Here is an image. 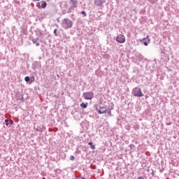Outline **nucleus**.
<instances>
[{"instance_id":"obj_22","label":"nucleus","mask_w":179,"mask_h":179,"mask_svg":"<svg viewBox=\"0 0 179 179\" xmlns=\"http://www.w3.org/2000/svg\"><path fill=\"white\" fill-rule=\"evenodd\" d=\"M134 129H139V126H138V124H135V125L134 126Z\"/></svg>"},{"instance_id":"obj_15","label":"nucleus","mask_w":179,"mask_h":179,"mask_svg":"<svg viewBox=\"0 0 179 179\" xmlns=\"http://www.w3.org/2000/svg\"><path fill=\"white\" fill-rule=\"evenodd\" d=\"M41 8H42V9H45V8H47V2H43L41 5Z\"/></svg>"},{"instance_id":"obj_1","label":"nucleus","mask_w":179,"mask_h":179,"mask_svg":"<svg viewBox=\"0 0 179 179\" xmlns=\"http://www.w3.org/2000/svg\"><path fill=\"white\" fill-rule=\"evenodd\" d=\"M62 27L65 30H68V29H72V26H73V22L69 20V18H64L62 20Z\"/></svg>"},{"instance_id":"obj_8","label":"nucleus","mask_w":179,"mask_h":179,"mask_svg":"<svg viewBox=\"0 0 179 179\" xmlns=\"http://www.w3.org/2000/svg\"><path fill=\"white\" fill-rule=\"evenodd\" d=\"M17 100H20L21 101H24V98L23 97V94L17 92L16 94Z\"/></svg>"},{"instance_id":"obj_2","label":"nucleus","mask_w":179,"mask_h":179,"mask_svg":"<svg viewBox=\"0 0 179 179\" xmlns=\"http://www.w3.org/2000/svg\"><path fill=\"white\" fill-rule=\"evenodd\" d=\"M132 94L135 97H142L144 96L143 94L142 93V90H141V88H138V87H135L134 89H133Z\"/></svg>"},{"instance_id":"obj_9","label":"nucleus","mask_w":179,"mask_h":179,"mask_svg":"<svg viewBox=\"0 0 179 179\" xmlns=\"http://www.w3.org/2000/svg\"><path fill=\"white\" fill-rule=\"evenodd\" d=\"M70 1V3H71V8H76L78 6V0H69Z\"/></svg>"},{"instance_id":"obj_28","label":"nucleus","mask_w":179,"mask_h":179,"mask_svg":"<svg viewBox=\"0 0 179 179\" xmlns=\"http://www.w3.org/2000/svg\"><path fill=\"white\" fill-rule=\"evenodd\" d=\"M140 59H143V56H142V55H140Z\"/></svg>"},{"instance_id":"obj_17","label":"nucleus","mask_w":179,"mask_h":179,"mask_svg":"<svg viewBox=\"0 0 179 179\" xmlns=\"http://www.w3.org/2000/svg\"><path fill=\"white\" fill-rule=\"evenodd\" d=\"M24 80H25V82H27V83L30 82V77L26 76L24 78Z\"/></svg>"},{"instance_id":"obj_16","label":"nucleus","mask_w":179,"mask_h":179,"mask_svg":"<svg viewBox=\"0 0 179 179\" xmlns=\"http://www.w3.org/2000/svg\"><path fill=\"white\" fill-rule=\"evenodd\" d=\"M80 107H83V108H87V103H85L84 102H83L80 104Z\"/></svg>"},{"instance_id":"obj_20","label":"nucleus","mask_w":179,"mask_h":179,"mask_svg":"<svg viewBox=\"0 0 179 179\" xmlns=\"http://www.w3.org/2000/svg\"><path fill=\"white\" fill-rule=\"evenodd\" d=\"M107 114L108 115H111V109H108V110H107Z\"/></svg>"},{"instance_id":"obj_21","label":"nucleus","mask_w":179,"mask_h":179,"mask_svg":"<svg viewBox=\"0 0 179 179\" xmlns=\"http://www.w3.org/2000/svg\"><path fill=\"white\" fill-rule=\"evenodd\" d=\"M150 3H156L157 2V0H150Z\"/></svg>"},{"instance_id":"obj_30","label":"nucleus","mask_w":179,"mask_h":179,"mask_svg":"<svg viewBox=\"0 0 179 179\" xmlns=\"http://www.w3.org/2000/svg\"><path fill=\"white\" fill-rule=\"evenodd\" d=\"M81 179H86V178L83 177V178H81Z\"/></svg>"},{"instance_id":"obj_24","label":"nucleus","mask_w":179,"mask_h":179,"mask_svg":"<svg viewBox=\"0 0 179 179\" xmlns=\"http://www.w3.org/2000/svg\"><path fill=\"white\" fill-rule=\"evenodd\" d=\"M70 160H71V161L75 160V156L71 155V157H70Z\"/></svg>"},{"instance_id":"obj_18","label":"nucleus","mask_w":179,"mask_h":179,"mask_svg":"<svg viewBox=\"0 0 179 179\" xmlns=\"http://www.w3.org/2000/svg\"><path fill=\"white\" fill-rule=\"evenodd\" d=\"M81 15H83L84 17L87 16V14L86 12L84 11V10L81 11Z\"/></svg>"},{"instance_id":"obj_12","label":"nucleus","mask_w":179,"mask_h":179,"mask_svg":"<svg viewBox=\"0 0 179 179\" xmlns=\"http://www.w3.org/2000/svg\"><path fill=\"white\" fill-rule=\"evenodd\" d=\"M5 122H6V127H8L9 128L10 127V125H12L13 124V120H9L8 119H6Z\"/></svg>"},{"instance_id":"obj_19","label":"nucleus","mask_w":179,"mask_h":179,"mask_svg":"<svg viewBox=\"0 0 179 179\" xmlns=\"http://www.w3.org/2000/svg\"><path fill=\"white\" fill-rule=\"evenodd\" d=\"M57 31H58V29H55L54 30V34H55V36H56V37L58 36V34H57Z\"/></svg>"},{"instance_id":"obj_23","label":"nucleus","mask_w":179,"mask_h":179,"mask_svg":"<svg viewBox=\"0 0 179 179\" xmlns=\"http://www.w3.org/2000/svg\"><path fill=\"white\" fill-rule=\"evenodd\" d=\"M129 147L130 148V149H134V148H135V145L134 144H130Z\"/></svg>"},{"instance_id":"obj_10","label":"nucleus","mask_w":179,"mask_h":179,"mask_svg":"<svg viewBox=\"0 0 179 179\" xmlns=\"http://www.w3.org/2000/svg\"><path fill=\"white\" fill-rule=\"evenodd\" d=\"M60 6L62 9H63L64 10H66V8H68V3L63 1L61 3Z\"/></svg>"},{"instance_id":"obj_13","label":"nucleus","mask_w":179,"mask_h":179,"mask_svg":"<svg viewBox=\"0 0 179 179\" xmlns=\"http://www.w3.org/2000/svg\"><path fill=\"white\" fill-rule=\"evenodd\" d=\"M32 68H34V69H37L40 68V62H34V63L32 64Z\"/></svg>"},{"instance_id":"obj_32","label":"nucleus","mask_w":179,"mask_h":179,"mask_svg":"<svg viewBox=\"0 0 179 179\" xmlns=\"http://www.w3.org/2000/svg\"><path fill=\"white\" fill-rule=\"evenodd\" d=\"M40 34L41 35V32H40Z\"/></svg>"},{"instance_id":"obj_7","label":"nucleus","mask_w":179,"mask_h":179,"mask_svg":"<svg viewBox=\"0 0 179 179\" xmlns=\"http://www.w3.org/2000/svg\"><path fill=\"white\" fill-rule=\"evenodd\" d=\"M94 3L96 6H101L103 3H106V0H95Z\"/></svg>"},{"instance_id":"obj_11","label":"nucleus","mask_w":179,"mask_h":179,"mask_svg":"<svg viewBox=\"0 0 179 179\" xmlns=\"http://www.w3.org/2000/svg\"><path fill=\"white\" fill-rule=\"evenodd\" d=\"M40 41V38H36L32 39L33 44H36V47L40 46V43H38Z\"/></svg>"},{"instance_id":"obj_27","label":"nucleus","mask_w":179,"mask_h":179,"mask_svg":"<svg viewBox=\"0 0 179 179\" xmlns=\"http://www.w3.org/2000/svg\"><path fill=\"white\" fill-rule=\"evenodd\" d=\"M76 153H77L78 155H80V150H77L76 152Z\"/></svg>"},{"instance_id":"obj_6","label":"nucleus","mask_w":179,"mask_h":179,"mask_svg":"<svg viewBox=\"0 0 179 179\" xmlns=\"http://www.w3.org/2000/svg\"><path fill=\"white\" fill-rule=\"evenodd\" d=\"M140 43L148 47L149 43H150V38H149V36H147L145 38L143 39H140Z\"/></svg>"},{"instance_id":"obj_25","label":"nucleus","mask_w":179,"mask_h":179,"mask_svg":"<svg viewBox=\"0 0 179 179\" xmlns=\"http://www.w3.org/2000/svg\"><path fill=\"white\" fill-rule=\"evenodd\" d=\"M137 179H146V177L145 176H138Z\"/></svg>"},{"instance_id":"obj_26","label":"nucleus","mask_w":179,"mask_h":179,"mask_svg":"<svg viewBox=\"0 0 179 179\" xmlns=\"http://www.w3.org/2000/svg\"><path fill=\"white\" fill-rule=\"evenodd\" d=\"M36 6H37V8H41L40 2H38V3H36Z\"/></svg>"},{"instance_id":"obj_29","label":"nucleus","mask_w":179,"mask_h":179,"mask_svg":"<svg viewBox=\"0 0 179 179\" xmlns=\"http://www.w3.org/2000/svg\"><path fill=\"white\" fill-rule=\"evenodd\" d=\"M35 131H37V132H40V129H38V128L35 129Z\"/></svg>"},{"instance_id":"obj_4","label":"nucleus","mask_w":179,"mask_h":179,"mask_svg":"<svg viewBox=\"0 0 179 179\" xmlns=\"http://www.w3.org/2000/svg\"><path fill=\"white\" fill-rule=\"evenodd\" d=\"M96 110L99 114H106L107 113V106H99V108L96 107Z\"/></svg>"},{"instance_id":"obj_5","label":"nucleus","mask_w":179,"mask_h":179,"mask_svg":"<svg viewBox=\"0 0 179 179\" xmlns=\"http://www.w3.org/2000/svg\"><path fill=\"white\" fill-rule=\"evenodd\" d=\"M116 41L120 44H124L125 43V36L122 34H119L116 37Z\"/></svg>"},{"instance_id":"obj_14","label":"nucleus","mask_w":179,"mask_h":179,"mask_svg":"<svg viewBox=\"0 0 179 179\" xmlns=\"http://www.w3.org/2000/svg\"><path fill=\"white\" fill-rule=\"evenodd\" d=\"M88 145L90 146L91 149H92V150L96 149V145H93L92 142H89Z\"/></svg>"},{"instance_id":"obj_31","label":"nucleus","mask_w":179,"mask_h":179,"mask_svg":"<svg viewBox=\"0 0 179 179\" xmlns=\"http://www.w3.org/2000/svg\"><path fill=\"white\" fill-rule=\"evenodd\" d=\"M33 1H40V0H33Z\"/></svg>"},{"instance_id":"obj_3","label":"nucleus","mask_w":179,"mask_h":179,"mask_svg":"<svg viewBox=\"0 0 179 179\" xmlns=\"http://www.w3.org/2000/svg\"><path fill=\"white\" fill-rule=\"evenodd\" d=\"M83 96L85 100H92L94 97V93L93 92H83Z\"/></svg>"}]
</instances>
